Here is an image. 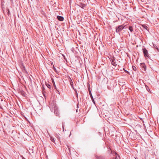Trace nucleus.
<instances>
[{"mask_svg": "<svg viewBox=\"0 0 159 159\" xmlns=\"http://www.w3.org/2000/svg\"><path fill=\"white\" fill-rule=\"evenodd\" d=\"M125 26L124 25H118L116 27V32L120 34V32L124 28Z\"/></svg>", "mask_w": 159, "mask_h": 159, "instance_id": "f257e3e1", "label": "nucleus"}, {"mask_svg": "<svg viewBox=\"0 0 159 159\" xmlns=\"http://www.w3.org/2000/svg\"><path fill=\"white\" fill-rule=\"evenodd\" d=\"M143 52L144 55V56L145 57H147L148 58H150V57L148 54V51L147 50V49L144 48L143 49Z\"/></svg>", "mask_w": 159, "mask_h": 159, "instance_id": "f03ea898", "label": "nucleus"}, {"mask_svg": "<svg viewBox=\"0 0 159 159\" xmlns=\"http://www.w3.org/2000/svg\"><path fill=\"white\" fill-rule=\"evenodd\" d=\"M52 109H53L54 110V113L56 114V116H57L58 115V110L57 107L56 105L53 106V107H52Z\"/></svg>", "mask_w": 159, "mask_h": 159, "instance_id": "7ed1b4c3", "label": "nucleus"}, {"mask_svg": "<svg viewBox=\"0 0 159 159\" xmlns=\"http://www.w3.org/2000/svg\"><path fill=\"white\" fill-rule=\"evenodd\" d=\"M140 66L141 68H142V70H143L144 71H146V66L144 63H141L140 64Z\"/></svg>", "mask_w": 159, "mask_h": 159, "instance_id": "20e7f679", "label": "nucleus"}, {"mask_svg": "<svg viewBox=\"0 0 159 159\" xmlns=\"http://www.w3.org/2000/svg\"><path fill=\"white\" fill-rule=\"evenodd\" d=\"M88 90H89V95H90V96L91 99L92 100V101L93 102V103L94 104H95V102H94V100L93 99V96L92 95V94L91 93V90H90V89L89 88H88Z\"/></svg>", "mask_w": 159, "mask_h": 159, "instance_id": "39448f33", "label": "nucleus"}, {"mask_svg": "<svg viewBox=\"0 0 159 159\" xmlns=\"http://www.w3.org/2000/svg\"><path fill=\"white\" fill-rule=\"evenodd\" d=\"M115 58L114 57H113L111 59V64L112 65L114 66H116L117 65V64L115 62Z\"/></svg>", "mask_w": 159, "mask_h": 159, "instance_id": "423d86ee", "label": "nucleus"}, {"mask_svg": "<svg viewBox=\"0 0 159 159\" xmlns=\"http://www.w3.org/2000/svg\"><path fill=\"white\" fill-rule=\"evenodd\" d=\"M57 19L60 21H62L64 20V18L63 16H58L57 17Z\"/></svg>", "mask_w": 159, "mask_h": 159, "instance_id": "0eeeda50", "label": "nucleus"}, {"mask_svg": "<svg viewBox=\"0 0 159 159\" xmlns=\"http://www.w3.org/2000/svg\"><path fill=\"white\" fill-rule=\"evenodd\" d=\"M96 157L97 159H105V158L104 157L102 156H98L96 155Z\"/></svg>", "mask_w": 159, "mask_h": 159, "instance_id": "6e6552de", "label": "nucleus"}, {"mask_svg": "<svg viewBox=\"0 0 159 159\" xmlns=\"http://www.w3.org/2000/svg\"><path fill=\"white\" fill-rule=\"evenodd\" d=\"M141 26H142L143 29H145L147 30H148V27L146 25H142Z\"/></svg>", "mask_w": 159, "mask_h": 159, "instance_id": "1a4fd4ad", "label": "nucleus"}, {"mask_svg": "<svg viewBox=\"0 0 159 159\" xmlns=\"http://www.w3.org/2000/svg\"><path fill=\"white\" fill-rule=\"evenodd\" d=\"M52 83H53V85H54V87L56 89H57V87H56V85H55V82H54V80L53 79H52ZM58 91V92H59V91H58Z\"/></svg>", "mask_w": 159, "mask_h": 159, "instance_id": "9d476101", "label": "nucleus"}, {"mask_svg": "<svg viewBox=\"0 0 159 159\" xmlns=\"http://www.w3.org/2000/svg\"><path fill=\"white\" fill-rule=\"evenodd\" d=\"M80 6L82 8H84V7H85L86 5L85 4H81Z\"/></svg>", "mask_w": 159, "mask_h": 159, "instance_id": "9b49d317", "label": "nucleus"}, {"mask_svg": "<svg viewBox=\"0 0 159 159\" xmlns=\"http://www.w3.org/2000/svg\"><path fill=\"white\" fill-rule=\"evenodd\" d=\"M20 93H21V94L22 96H25V93L23 91V90L20 91Z\"/></svg>", "mask_w": 159, "mask_h": 159, "instance_id": "f8f14e48", "label": "nucleus"}, {"mask_svg": "<svg viewBox=\"0 0 159 159\" xmlns=\"http://www.w3.org/2000/svg\"><path fill=\"white\" fill-rule=\"evenodd\" d=\"M129 29L131 32H132L133 31V29L132 26H129Z\"/></svg>", "mask_w": 159, "mask_h": 159, "instance_id": "ddd939ff", "label": "nucleus"}, {"mask_svg": "<svg viewBox=\"0 0 159 159\" xmlns=\"http://www.w3.org/2000/svg\"><path fill=\"white\" fill-rule=\"evenodd\" d=\"M50 140L52 142H53V143H55V140L53 138L51 137L50 138Z\"/></svg>", "mask_w": 159, "mask_h": 159, "instance_id": "4468645a", "label": "nucleus"}, {"mask_svg": "<svg viewBox=\"0 0 159 159\" xmlns=\"http://www.w3.org/2000/svg\"><path fill=\"white\" fill-rule=\"evenodd\" d=\"M46 85L48 88L49 89H50V88H51L50 85L49 84H46Z\"/></svg>", "mask_w": 159, "mask_h": 159, "instance_id": "2eb2a0df", "label": "nucleus"}, {"mask_svg": "<svg viewBox=\"0 0 159 159\" xmlns=\"http://www.w3.org/2000/svg\"><path fill=\"white\" fill-rule=\"evenodd\" d=\"M133 69L134 71H136L137 70V68L135 66H133Z\"/></svg>", "mask_w": 159, "mask_h": 159, "instance_id": "dca6fc26", "label": "nucleus"}, {"mask_svg": "<svg viewBox=\"0 0 159 159\" xmlns=\"http://www.w3.org/2000/svg\"><path fill=\"white\" fill-rule=\"evenodd\" d=\"M70 84L71 86L73 85V83L71 79H70Z\"/></svg>", "mask_w": 159, "mask_h": 159, "instance_id": "f3484780", "label": "nucleus"}, {"mask_svg": "<svg viewBox=\"0 0 159 159\" xmlns=\"http://www.w3.org/2000/svg\"><path fill=\"white\" fill-rule=\"evenodd\" d=\"M7 10V14H8V16H9L10 14V10L8 9Z\"/></svg>", "mask_w": 159, "mask_h": 159, "instance_id": "a211bd4d", "label": "nucleus"}, {"mask_svg": "<svg viewBox=\"0 0 159 159\" xmlns=\"http://www.w3.org/2000/svg\"><path fill=\"white\" fill-rule=\"evenodd\" d=\"M123 69L125 71L126 73H128V74H129V75H130L129 72V71H127V70H125V69H124V68Z\"/></svg>", "mask_w": 159, "mask_h": 159, "instance_id": "6ab92c4d", "label": "nucleus"}, {"mask_svg": "<svg viewBox=\"0 0 159 159\" xmlns=\"http://www.w3.org/2000/svg\"><path fill=\"white\" fill-rule=\"evenodd\" d=\"M118 156V157L119 158V157H120V156H119V155H117V156H116V158H113V159H118V158H117V157H118V156Z\"/></svg>", "mask_w": 159, "mask_h": 159, "instance_id": "aec40b11", "label": "nucleus"}, {"mask_svg": "<svg viewBox=\"0 0 159 159\" xmlns=\"http://www.w3.org/2000/svg\"><path fill=\"white\" fill-rule=\"evenodd\" d=\"M53 70H54L55 72H57V70L56 69V68L55 67H53Z\"/></svg>", "mask_w": 159, "mask_h": 159, "instance_id": "412c9836", "label": "nucleus"}, {"mask_svg": "<svg viewBox=\"0 0 159 159\" xmlns=\"http://www.w3.org/2000/svg\"><path fill=\"white\" fill-rule=\"evenodd\" d=\"M153 45L154 46V48L155 49L156 48V47H157V46L156 45L153 44Z\"/></svg>", "mask_w": 159, "mask_h": 159, "instance_id": "4be33fe9", "label": "nucleus"}, {"mask_svg": "<svg viewBox=\"0 0 159 159\" xmlns=\"http://www.w3.org/2000/svg\"><path fill=\"white\" fill-rule=\"evenodd\" d=\"M74 90L75 91L76 94V95H77V94H78L77 90L76 89H74Z\"/></svg>", "mask_w": 159, "mask_h": 159, "instance_id": "5701e85b", "label": "nucleus"}, {"mask_svg": "<svg viewBox=\"0 0 159 159\" xmlns=\"http://www.w3.org/2000/svg\"><path fill=\"white\" fill-rule=\"evenodd\" d=\"M156 49H157V51L159 52V49L158 48V47H156Z\"/></svg>", "mask_w": 159, "mask_h": 159, "instance_id": "b1692460", "label": "nucleus"}, {"mask_svg": "<svg viewBox=\"0 0 159 159\" xmlns=\"http://www.w3.org/2000/svg\"><path fill=\"white\" fill-rule=\"evenodd\" d=\"M145 130V131L146 133H148V134L149 135V134H148V132L147 131V129H146V130Z\"/></svg>", "mask_w": 159, "mask_h": 159, "instance_id": "393cba45", "label": "nucleus"}, {"mask_svg": "<svg viewBox=\"0 0 159 159\" xmlns=\"http://www.w3.org/2000/svg\"><path fill=\"white\" fill-rule=\"evenodd\" d=\"M62 128L63 129H64L63 123H62Z\"/></svg>", "mask_w": 159, "mask_h": 159, "instance_id": "a878e982", "label": "nucleus"}, {"mask_svg": "<svg viewBox=\"0 0 159 159\" xmlns=\"http://www.w3.org/2000/svg\"><path fill=\"white\" fill-rule=\"evenodd\" d=\"M112 132V131H111V132L110 131H109V134H111V135H112V134H111V133Z\"/></svg>", "mask_w": 159, "mask_h": 159, "instance_id": "bb28decb", "label": "nucleus"}, {"mask_svg": "<svg viewBox=\"0 0 159 159\" xmlns=\"http://www.w3.org/2000/svg\"><path fill=\"white\" fill-rule=\"evenodd\" d=\"M23 68H24V69H23V70H25V71H26V70L25 69V67L24 66H23Z\"/></svg>", "mask_w": 159, "mask_h": 159, "instance_id": "cd10ccee", "label": "nucleus"}, {"mask_svg": "<svg viewBox=\"0 0 159 159\" xmlns=\"http://www.w3.org/2000/svg\"><path fill=\"white\" fill-rule=\"evenodd\" d=\"M71 87H72V88L74 89H74H75L74 88V86H73H73H71Z\"/></svg>", "mask_w": 159, "mask_h": 159, "instance_id": "c85d7f7f", "label": "nucleus"}, {"mask_svg": "<svg viewBox=\"0 0 159 159\" xmlns=\"http://www.w3.org/2000/svg\"><path fill=\"white\" fill-rule=\"evenodd\" d=\"M76 97L78 98V94H77V95H76Z\"/></svg>", "mask_w": 159, "mask_h": 159, "instance_id": "c756f323", "label": "nucleus"}, {"mask_svg": "<svg viewBox=\"0 0 159 159\" xmlns=\"http://www.w3.org/2000/svg\"><path fill=\"white\" fill-rule=\"evenodd\" d=\"M148 132H152V131H151V130H148Z\"/></svg>", "mask_w": 159, "mask_h": 159, "instance_id": "7c9ffc66", "label": "nucleus"}, {"mask_svg": "<svg viewBox=\"0 0 159 159\" xmlns=\"http://www.w3.org/2000/svg\"><path fill=\"white\" fill-rule=\"evenodd\" d=\"M134 130L135 132H137V130Z\"/></svg>", "mask_w": 159, "mask_h": 159, "instance_id": "2f4dec72", "label": "nucleus"}, {"mask_svg": "<svg viewBox=\"0 0 159 159\" xmlns=\"http://www.w3.org/2000/svg\"><path fill=\"white\" fill-rule=\"evenodd\" d=\"M10 1L11 2H13V0H10Z\"/></svg>", "mask_w": 159, "mask_h": 159, "instance_id": "473e14b6", "label": "nucleus"}, {"mask_svg": "<svg viewBox=\"0 0 159 159\" xmlns=\"http://www.w3.org/2000/svg\"><path fill=\"white\" fill-rule=\"evenodd\" d=\"M114 132H117V131H116V130H115V131H114Z\"/></svg>", "mask_w": 159, "mask_h": 159, "instance_id": "72a5a7b5", "label": "nucleus"}, {"mask_svg": "<svg viewBox=\"0 0 159 159\" xmlns=\"http://www.w3.org/2000/svg\"><path fill=\"white\" fill-rule=\"evenodd\" d=\"M0 108H2V107L1 106V105H0Z\"/></svg>", "mask_w": 159, "mask_h": 159, "instance_id": "f704fd0d", "label": "nucleus"}, {"mask_svg": "<svg viewBox=\"0 0 159 159\" xmlns=\"http://www.w3.org/2000/svg\"><path fill=\"white\" fill-rule=\"evenodd\" d=\"M68 148H69V150H70L69 148V147L68 146Z\"/></svg>", "mask_w": 159, "mask_h": 159, "instance_id": "c9c22d12", "label": "nucleus"}, {"mask_svg": "<svg viewBox=\"0 0 159 159\" xmlns=\"http://www.w3.org/2000/svg\"><path fill=\"white\" fill-rule=\"evenodd\" d=\"M71 133H70V134L69 136H70V135H71Z\"/></svg>", "mask_w": 159, "mask_h": 159, "instance_id": "e433bc0d", "label": "nucleus"}, {"mask_svg": "<svg viewBox=\"0 0 159 159\" xmlns=\"http://www.w3.org/2000/svg\"><path fill=\"white\" fill-rule=\"evenodd\" d=\"M64 131V129H63V131Z\"/></svg>", "mask_w": 159, "mask_h": 159, "instance_id": "4c0bfd02", "label": "nucleus"}, {"mask_svg": "<svg viewBox=\"0 0 159 159\" xmlns=\"http://www.w3.org/2000/svg\"><path fill=\"white\" fill-rule=\"evenodd\" d=\"M3 132H4V130H3Z\"/></svg>", "mask_w": 159, "mask_h": 159, "instance_id": "58836bf2", "label": "nucleus"}]
</instances>
